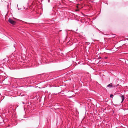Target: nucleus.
I'll return each mask as SVG.
<instances>
[{
    "label": "nucleus",
    "mask_w": 128,
    "mask_h": 128,
    "mask_svg": "<svg viewBox=\"0 0 128 128\" xmlns=\"http://www.w3.org/2000/svg\"><path fill=\"white\" fill-rule=\"evenodd\" d=\"M50 2V1H49V0H48V2Z\"/></svg>",
    "instance_id": "f8f14e48"
},
{
    "label": "nucleus",
    "mask_w": 128,
    "mask_h": 128,
    "mask_svg": "<svg viewBox=\"0 0 128 128\" xmlns=\"http://www.w3.org/2000/svg\"><path fill=\"white\" fill-rule=\"evenodd\" d=\"M108 58V57H105V58L106 59H107V58Z\"/></svg>",
    "instance_id": "6e6552de"
},
{
    "label": "nucleus",
    "mask_w": 128,
    "mask_h": 128,
    "mask_svg": "<svg viewBox=\"0 0 128 128\" xmlns=\"http://www.w3.org/2000/svg\"><path fill=\"white\" fill-rule=\"evenodd\" d=\"M8 21L10 23L12 24H14L16 23V22L15 21L10 18H9Z\"/></svg>",
    "instance_id": "f257e3e1"
},
{
    "label": "nucleus",
    "mask_w": 128,
    "mask_h": 128,
    "mask_svg": "<svg viewBox=\"0 0 128 128\" xmlns=\"http://www.w3.org/2000/svg\"><path fill=\"white\" fill-rule=\"evenodd\" d=\"M22 102L23 104H24V103L23 102Z\"/></svg>",
    "instance_id": "9d476101"
},
{
    "label": "nucleus",
    "mask_w": 128,
    "mask_h": 128,
    "mask_svg": "<svg viewBox=\"0 0 128 128\" xmlns=\"http://www.w3.org/2000/svg\"><path fill=\"white\" fill-rule=\"evenodd\" d=\"M14 47H15V46L14 45Z\"/></svg>",
    "instance_id": "4468645a"
},
{
    "label": "nucleus",
    "mask_w": 128,
    "mask_h": 128,
    "mask_svg": "<svg viewBox=\"0 0 128 128\" xmlns=\"http://www.w3.org/2000/svg\"><path fill=\"white\" fill-rule=\"evenodd\" d=\"M113 95L112 94H111L110 95V97L112 98V97Z\"/></svg>",
    "instance_id": "20e7f679"
},
{
    "label": "nucleus",
    "mask_w": 128,
    "mask_h": 128,
    "mask_svg": "<svg viewBox=\"0 0 128 128\" xmlns=\"http://www.w3.org/2000/svg\"><path fill=\"white\" fill-rule=\"evenodd\" d=\"M101 58V57H99V58H99V59H101V58Z\"/></svg>",
    "instance_id": "1a4fd4ad"
},
{
    "label": "nucleus",
    "mask_w": 128,
    "mask_h": 128,
    "mask_svg": "<svg viewBox=\"0 0 128 128\" xmlns=\"http://www.w3.org/2000/svg\"><path fill=\"white\" fill-rule=\"evenodd\" d=\"M107 87H109L110 88H114L115 87V86L114 85L113 83H112L107 86Z\"/></svg>",
    "instance_id": "f03ea898"
},
{
    "label": "nucleus",
    "mask_w": 128,
    "mask_h": 128,
    "mask_svg": "<svg viewBox=\"0 0 128 128\" xmlns=\"http://www.w3.org/2000/svg\"><path fill=\"white\" fill-rule=\"evenodd\" d=\"M68 98H72V96H68Z\"/></svg>",
    "instance_id": "0eeeda50"
},
{
    "label": "nucleus",
    "mask_w": 128,
    "mask_h": 128,
    "mask_svg": "<svg viewBox=\"0 0 128 128\" xmlns=\"http://www.w3.org/2000/svg\"><path fill=\"white\" fill-rule=\"evenodd\" d=\"M24 22L25 23H26V24H27V23L26 22Z\"/></svg>",
    "instance_id": "9b49d317"
},
{
    "label": "nucleus",
    "mask_w": 128,
    "mask_h": 128,
    "mask_svg": "<svg viewBox=\"0 0 128 128\" xmlns=\"http://www.w3.org/2000/svg\"><path fill=\"white\" fill-rule=\"evenodd\" d=\"M20 95L21 96H24V94H20Z\"/></svg>",
    "instance_id": "39448f33"
},
{
    "label": "nucleus",
    "mask_w": 128,
    "mask_h": 128,
    "mask_svg": "<svg viewBox=\"0 0 128 128\" xmlns=\"http://www.w3.org/2000/svg\"><path fill=\"white\" fill-rule=\"evenodd\" d=\"M120 97L122 99V101L121 102V103H122L124 99V96L122 95L120 96Z\"/></svg>",
    "instance_id": "7ed1b4c3"
},
{
    "label": "nucleus",
    "mask_w": 128,
    "mask_h": 128,
    "mask_svg": "<svg viewBox=\"0 0 128 128\" xmlns=\"http://www.w3.org/2000/svg\"><path fill=\"white\" fill-rule=\"evenodd\" d=\"M119 84H117V85H116V86H115V87H117L118 86H119Z\"/></svg>",
    "instance_id": "423d86ee"
},
{
    "label": "nucleus",
    "mask_w": 128,
    "mask_h": 128,
    "mask_svg": "<svg viewBox=\"0 0 128 128\" xmlns=\"http://www.w3.org/2000/svg\"><path fill=\"white\" fill-rule=\"evenodd\" d=\"M8 83L9 84H10V82H8Z\"/></svg>",
    "instance_id": "ddd939ff"
}]
</instances>
